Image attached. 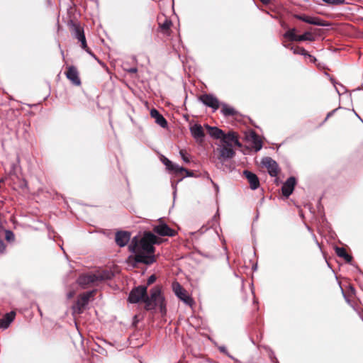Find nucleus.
<instances>
[{"mask_svg":"<svg viewBox=\"0 0 363 363\" xmlns=\"http://www.w3.org/2000/svg\"><path fill=\"white\" fill-rule=\"evenodd\" d=\"M157 237L151 232H145L143 236L138 238L134 237L130 245L129 250L135 254L134 260L137 263L151 264L156 262L154 244L157 243Z\"/></svg>","mask_w":363,"mask_h":363,"instance_id":"f257e3e1","label":"nucleus"},{"mask_svg":"<svg viewBox=\"0 0 363 363\" xmlns=\"http://www.w3.org/2000/svg\"><path fill=\"white\" fill-rule=\"evenodd\" d=\"M112 274L108 271H98L81 274L77 279V283L82 288L98 286L105 280L110 279Z\"/></svg>","mask_w":363,"mask_h":363,"instance_id":"f03ea898","label":"nucleus"},{"mask_svg":"<svg viewBox=\"0 0 363 363\" xmlns=\"http://www.w3.org/2000/svg\"><path fill=\"white\" fill-rule=\"evenodd\" d=\"M145 308L151 310L156 306H159L160 311L162 313L166 312L164 304V298L161 294V291L158 287H154L150 291V296L146 294V298H145Z\"/></svg>","mask_w":363,"mask_h":363,"instance_id":"7ed1b4c3","label":"nucleus"},{"mask_svg":"<svg viewBox=\"0 0 363 363\" xmlns=\"http://www.w3.org/2000/svg\"><path fill=\"white\" fill-rule=\"evenodd\" d=\"M214 155L219 162H223L233 158L235 155V151L232 147H228L226 145H223L220 143V145H219L218 147L214 150Z\"/></svg>","mask_w":363,"mask_h":363,"instance_id":"20e7f679","label":"nucleus"},{"mask_svg":"<svg viewBox=\"0 0 363 363\" xmlns=\"http://www.w3.org/2000/svg\"><path fill=\"white\" fill-rule=\"evenodd\" d=\"M172 288L174 294L184 303L189 306L192 304V298L188 295L186 291L178 281H174L172 284Z\"/></svg>","mask_w":363,"mask_h":363,"instance_id":"39448f33","label":"nucleus"},{"mask_svg":"<svg viewBox=\"0 0 363 363\" xmlns=\"http://www.w3.org/2000/svg\"><path fill=\"white\" fill-rule=\"evenodd\" d=\"M147 286H140L133 289L128 296V301L130 303H136L140 301L145 303L146 298Z\"/></svg>","mask_w":363,"mask_h":363,"instance_id":"423d86ee","label":"nucleus"},{"mask_svg":"<svg viewBox=\"0 0 363 363\" xmlns=\"http://www.w3.org/2000/svg\"><path fill=\"white\" fill-rule=\"evenodd\" d=\"M95 294V291H87L81 294L76 302V305L74 307V311L78 313H82L85 306L88 304L90 298L93 297Z\"/></svg>","mask_w":363,"mask_h":363,"instance_id":"0eeeda50","label":"nucleus"},{"mask_svg":"<svg viewBox=\"0 0 363 363\" xmlns=\"http://www.w3.org/2000/svg\"><path fill=\"white\" fill-rule=\"evenodd\" d=\"M73 35L75 38L78 40L79 42L81 43V47L82 49L85 50L88 53L92 55L91 52L87 47L86 38L84 33V29L79 25L74 24L73 25Z\"/></svg>","mask_w":363,"mask_h":363,"instance_id":"6e6552de","label":"nucleus"},{"mask_svg":"<svg viewBox=\"0 0 363 363\" xmlns=\"http://www.w3.org/2000/svg\"><path fill=\"white\" fill-rule=\"evenodd\" d=\"M262 164L267 169L271 177H277L279 173L277 163L271 157H266L262 160Z\"/></svg>","mask_w":363,"mask_h":363,"instance_id":"1a4fd4ad","label":"nucleus"},{"mask_svg":"<svg viewBox=\"0 0 363 363\" xmlns=\"http://www.w3.org/2000/svg\"><path fill=\"white\" fill-rule=\"evenodd\" d=\"M67 78L75 86L81 85L79 72L74 66H69L65 72Z\"/></svg>","mask_w":363,"mask_h":363,"instance_id":"9d476101","label":"nucleus"},{"mask_svg":"<svg viewBox=\"0 0 363 363\" xmlns=\"http://www.w3.org/2000/svg\"><path fill=\"white\" fill-rule=\"evenodd\" d=\"M153 231L160 236L173 237L176 235V231L172 228H169L165 223H161L155 225L153 228Z\"/></svg>","mask_w":363,"mask_h":363,"instance_id":"9b49d317","label":"nucleus"},{"mask_svg":"<svg viewBox=\"0 0 363 363\" xmlns=\"http://www.w3.org/2000/svg\"><path fill=\"white\" fill-rule=\"evenodd\" d=\"M220 143L232 147H233V145L238 147L241 146V144L238 139L237 135L234 132H229L228 134L224 133V135L223 136V138L220 140Z\"/></svg>","mask_w":363,"mask_h":363,"instance_id":"f8f14e48","label":"nucleus"},{"mask_svg":"<svg viewBox=\"0 0 363 363\" xmlns=\"http://www.w3.org/2000/svg\"><path fill=\"white\" fill-rule=\"evenodd\" d=\"M200 101L206 106L211 107L213 111L219 108V101L216 97L211 94H203L200 96Z\"/></svg>","mask_w":363,"mask_h":363,"instance_id":"ddd939ff","label":"nucleus"},{"mask_svg":"<svg viewBox=\"0 0 363 363\" xmlns=\"http://www.w3.org/2000/svg\"><path fill=\"white\" fill-rule=\"evenodd\" d=\"M294 18H296V19H298L300 21H302L305 23L311 24V25H315V26H325L324 21L318 17H313V16H306L304 14H296V15H294Z\"/></svg>","mask_w":363,"mask_h":363,"instance_id":"4468645a","label":"nucleus"},{"mask_svg":"<svg viewBox=\"0 0 363 363\" xmlns=\"http://www.w3.org/2000/svg\"><path fill=\"white\" fill-rule=\"evenodd\" d=\"M296 181L295 177H291L286 179L281 187L282 194L289 197L293 192Z\"/></svg>","mask_w":363,"mask_h":363,"instance_id":"2eb2a0df","label":"nucleus"},{"mask_svg":"<svg viewBox=\"0 0 363 363\" xmlns=\"http://www.w3.org/2000/svg\"><path fill=\"white\" fill-rule=\"evenodd\" d=\"M130 239V234L126 231H119L116 233L115 240L116 244L120 247H124L127 245Z\"/></svg>","mask_w":363,"mask_h":363,"instance_id":"dca6fc26","label":"nucleus"},{"mask_svg":"<svg viewBox=\"0 0 363 363\" xmlns=\"http://www.w3.org/2000/svg\"><path fill=\"white\" fill-rule=\"evenodd\" d=\"M243 174L247 178L250 184V188L252 189L255 190L259 186V181L257 176L255 174L248 170H245L243 172Z\"/></svg>","mask_w":363,"mask_h":363,"instance_id":"f3484780","label":"nucleus"},{"mask_svg":"<svg viewBox=\"0 0 363 363\" xmlns=\"http://www.w3.org/2000/svg\"><path fill=\"white\" fill-rule=\"evenodd\" d=\"M192 136L198 142H202L205 136L203 128L199 124H195L190 128Z\"/></svg>","mask_w":363,"mask_h":363,"instance_id":"a211bd4d","label":"nucleus"},{"mask_svg":"<svg viewBox=\"0 0 363 363\" xmlns=\"http://www.w3.org/2000/svg\"><path fill=\"white\" fill-rule=\"evenodd\" d=\"M150 116L155 118V123L162 128H166L167 126V121L164 116L160 113V112L155 108H152L150 111Z\"/></svg>","mask_w":363,"mask_h":363,"instance_id":"6ab92c4d","label":"nucleus"},{"mask_svg":"<svg viewBox=\"0 0 363 363\" xmlns=\"http://www.w3.org/2000/svg\"><path fill=\"white\" fill-rule=\"evenodd\" d=\"M16 316V313L14 311H11L10 313H7L1 320H0V328L2 329H6L10 325L11 323L13 322Z\"/></svg>","mask_w":363,"mask_h":363,"instance_id":"aec40b11","label":"nucleus"},{"mask_svg":"<svg viewBox=\"0 0 363 363\" xmlns=\"http://www.w3.org/2000/svg\"><path fill=\"white\" fill-rule=\"evenodd\" d=\"M206 128L208 130V133L212 138L220 139V140H222L223 136L224 135V132L222 130L217 127H211L208 125H206Z\"/></svg>","mask_w":363,"mask_h":363,"instance_id":"412c9836","label":"nucleus"},{"mask_svg":"<svg viewBox=\"0 0 363 363\" xmlns=\"http://www.w3.org/2000/svg\"><path fill=\"white\" fill-rule=\"evenodd\" d=\"M335 252L338 257L344 258L347 262L350 263L352 262V257L347 253L345 248L336 247Z\"/></svg>","mask_w":363,"mask_h":363,"instance_id":"4be33fe9","label":"nucleus"},{"mask_svg":"<svg viewBox=\"0 0 363 363\" xmlns=\"http://www.w3.org/2000/svg\"><path fill=\"white\" fill-rule=\"evenodd\" d=\"M315 40V37L314 35L309 32L306 31L302 35H299L297 37V41H314Z\"/></svg>","mask_w":363,"mask_h":363,"instance_id":"5701e85b","label":"nucleus"},{"mask_svg":"<svg viewBox=\"0 0 363 363\" xmlns=\"http://www.w3.org/2000/svg\"><path fill=\"white\" fill-rule=\"evenodd\" d=\"M169 171L171 172H173L176 174H181L184 172H185L186 173V176H191V174H190V172L185 168L182 167H180L179 165L175 164V163H172V164L171 165V167H169Z\"/></svg>","mask_w":363,"mask_h":363,"instance_id":"b1692460","label":"nucleus"},{"mask_svg":"<svg viewBox=\"0 0 363 363\" xmlns=\"http://www.w3.org/2000/svg\"><path fill=\"white\" fill-rule=\"evenodd\" d=\"M296 29L295 28H291L284 34V37L291 41H297L298 35L296 34Z\"/></svg>","mask_w":363,"mask_h":363,"instance_id":"393cba45","label":"nucleus"},{"mask_svg":"<svg viewBox=\"0 0 363 363\" xmlns=\"http://www.w3.org/2000/svg\"><path fill=\"white\" fill-rule=\"evenodd\" d=\"M172 25V23L170 20L165 19V21L163 23H159V28L162 32H163L164 33H167L170 30Z\"/></svg>","mask_w":363,"mask_h":363,"instance_id":"a878e982","label":"nucleus"},{"mask_svg":"<svg viewBox=\"0 0 363 363\" xmlns=\"http://www.w3.org/2000/svg\"><path fill=\"white\" fill-rule=\"evenodd\" d=\"M221 112L225 116H234L237 113L233 108L228 106L226 104L223 105Z\"/></svg>","mask_w":363,"mask_h":363,"instance_id":"bb28decb","label":"nucleus"},{"mask_svg":"<svg viewBox=\"0 0 363 363\" xmlns=\"http://www.w3.org/2000/svg\"><path fill=\"white\" fill-rule=\"evenodd\" d=\"M291 50L293 51L294 54L301 55L305 57L308 55V52L302 47H291Z\"/></svg>","mask_w":363,"mask_h":363,"instance_id":"cd10ccee","label":"nucleus"},{"mask_svg":"<svg viewBox=\"0 0 363 363\" xmlns=\"http://www.w3.org/2000/svg\"><path fill=\"white\" fill-rule=\"evenodd\" d=\"M254 149L255 151H259L262 147V143L261 140L257 138V136H254Z\"/></svg>","mask_w":363,"mask_h":363,"instance_id":"c85d7f7f","label":"nucleus"},{"mask_svg":"<svg viewBox=\"0 0 363 363\" xmlns=\"http://www.w3.org/2000/svg\"><path fill=\"white\" fill-rule=\"evenodd\" d=\"M323 1L329 5H342L345 3V0H323Z\"/></svg>","mask_w":363,"mask_h":363,"instance_id":"c756f323","label":"nucleus"},{"mask_svg":"<svg viewBox=\"0 0 363 363\" xmlns=\"http://www.w3.org/2000/svg\"><path fill=\"white\" fill-rule=\"evenodd\" d=\"M179 154L183 160V161L186 163H189L190 162V159H189V155L186 153V152L183 150H181L179 151Z\"/></svg>","mask_w":363,"mask_h":363,"instance_id":"7c9ffc66","label":"nucleus"},{"mask_svg":"<svg viewBox=\"0 0 363 363\" xmlns=\"http://www.w3.org/2000/svg\"><path fill=\"white\" fill-rule=\"evenodd\" d=\"M6 239L8 241H13L14 240V234L11 230H5Z\"/></svg>","mask_w":363,"mask_h":363,"instance_id":"2f4dec72","label":"nucleus"},{"mask_svg":"<svg viewBox=\"0 0 363 363\" xmlns=\"http://www.w3.org/2000/svg\"><path fill=\"white\" fill-rule=\"evenodd\" d=\"M218 350L221 353L226 354L227 356H228L229 357H230L232 359L233 358L231 355L229 354V353L228 352L227 348L225 346L218 347Z\"/></svg>","mask_w":363,"mask_h":363,"instance_id":"473e14b6","label":"nucleus"},{"mask_svg":"<svg viewBox=\"0 0 363 363\" xmlns=\"http://www.w3.org/2000/svg\"><path fill=\"white\" fill-rule=\"evenodd\" d=\"M3 230L0 228V233ZM6 250V245L4 242L0 239V254L4 253Z\"/></svg>","mask_w":363,"mask_h":363,"instance_id":"72a5a7b5","label":"nucleus"},{"mask_svg":"<svg viewBox=\"0 0 363 363\" xmlns=\"http://www.w3.org/2000/svg\"><path fill=\"white\" fill-rule=\"evenodd\" d=\"M163 163L167 167V168L169 169L171 165L172 164V162L168 160L167 158H164L163 160Z\"/></svg>","mask_w":363,"mask_h":363,"instance_id":"f704fd0d","label":"nucleus"},{"mask_svg":"<svg viewBox=\"0 0 363 363\" xmlns=\"http://www.w3.org/2000/svg\"><path fill=\"white\" fill-rule=\"evenodd\" d=\"M155 280H156V277H155V275H154V274H153V275H151V276L148 278V279H147V285H150V284H153V283L155 281Z\"/></svg>","mask_w":363,"mask_h":363,"instance_id":"c9c22d12","label":"nucleus"},{"mask_svg":"<svg viewBox=\"0 0 363 363\" xmlns=\"http://www.w3.org/2000/svg\"><path fill=\"white\" fill-rule=\"evenodd\" d=\"M127 72L128 73L135 74V73H136L138 72V69L136 67H131L130 69H128Z\"/></svg>","mask_w":363,"mask_h":363,"instance_id":"e433bc0d","label":"nucleus"},{"mask_svg":"<svg viewBox=\"0 0 363 363\" xmlns=\"http://www.w3.org/2000/svg\"><path fill=\"white\" fill-rule=\"evenodd\" d=\"M306 57H308L310 59V61H311V62H313V63H315V61H316V58H315L314 56H313V55H310V54L308 53V55H307V56H306Z\"/></svg>","mask_w":363,"mask_h":363,"instance_id":"4c0bfd02","label":"nucleus"},{"mask_svg":"<svg viewBox=\"0 0 363 363\" xmlns=\"http://www.w3.org/2000/svg\"><path fill=\"white\" fill-rule=\"evenodd\" d=\"M336 109H334L332 111L329 112L328 114H327V116H326V118L325 120L328 119L330 116H332L333 115V113L335 112Z\"/></svg>","mask_w":363,"mask_h":363,"instance_id":"58836bf2","label":"nucleus"},{"mask_svg":"<svg viewBox=\"0 0 363 363\" xmlns=\"http://www.w3.org/2000/svg\"><path fill=\"white\" fill-rule=\"evenodd\" d=\"M74 294L72 292H69L68 294H67V296L69 298H71L72 296H73Z\"/></svg>","mask_w":363,"mask_h":363,"instance_id":"ea45409f","label":"nucleus"},{"mask_svg":"<svg viewBox=\"0 0 363 363\" xmlns=\"http://www.w3.org/2000/svg\"><path fill=\"white\" fill-rule=\"evenodd\" d=\"M264 4H269L270 2V0H260Z\"/></svg>","mask_w":363,"mask_h":363,"instance_id":"a19ab883","label":"nucleus"},{"mask_svg":"<svg viewBox=\"0 0 363 363\" xmlns=\"http://www.w3.org/2000/svg\"><path fill=\"white\" fill-rule=\"evenodd\" d=\"M355 115L357 116V117H358L362 121V120L361 119V118L359 116V115L357 113H355Z\"/></svg>","mask_w":363,"mask_h":363,"instance_id":"79ce46f5","label":"nucleus"}]
</instances>
